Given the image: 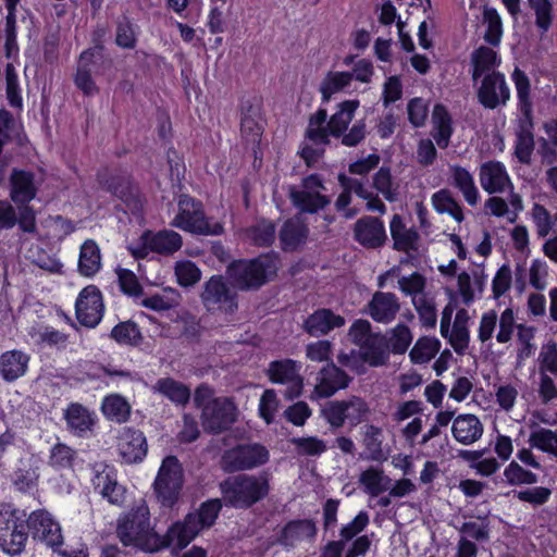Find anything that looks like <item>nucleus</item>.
Segmentation results:
<instances>
[{"instance_id":"obj_57","label":"nucleus","mask_w":557,"mask_h":557,"mask_svg":"<svg viewBox=\"0 0 557 557\" xmlns=\"http://www.w3.org/2000/svg\"><path fill=\"white\" fill-rule=\"evenodd\" d=\"M373 186L389 201H396L398 198V184L393 181L389 169L381 168L373 176Z\"/></svg>"},{"instance_id":"obj_47","label":"nucleus","mask_w":557,"mask_h":557,"mask_svg":"<svg viewBox=\"0 0 557 557\" xmlns=\"http://www.w3.org/2000/svg\"><path fill=\"white\" fill-rule=\"evenodd\" d=\"M533 430L529 436V444L544 453L557 457V430L532 426Z\"/></svg>"},{"instance_id":"obj_22","label":"nucleus","mask_w":557,"mask_h":557,"mask_svg":"<svg viewBox=\"0 0 557 557\" xmlns=\"http://www.w3.org/2000/svg\"><path fill=\"white\" fill-rule=\"evenodd\" d=\"M350 377L333 362L324 366L318 373L314 393L322 398L334 395L337 391L346 388Z\"/></svg>"},{"instance_id":"obj_7","label":"nucleus","mask_w":557,"mask_h":557,"mask_svg":"<svg viewBox=\"0 0 557 557\" xmlns=\"http://www.w3.org/2000/svg\"><path fill=\"white\" fill-rule=\"evenodd\" d=\"M326 187L318 174L302 178L299 186L292 185L288 195L292 203L301 212L315 213L331 203V198L324 195Z\"/></svg>"},{"instance_id":"obj_28","label":"nucleus","mask_w":557,"mask_h":557,"mask_svg":"<svg viewBox=\"0 0 557 557\" xmlns=\"http://www.w3.org/2000/svg\"><path fill=\"white\" fill-rule=\"evenodd\" d=\"M10 197L16 205L28 203L37 195L35 175L29 171L14 169L10 176Z\"/></svg>"},{"instance_id":"obj_30","label":"nucleus","mask_w":557,"mask_h":557,"mask_svg":"<svg viewBox=\"0 0 557 557\" xmlns=\"http://www.w3.org/2000/svg\"><path fill=\"white\" fill-rule=\"evenodd\" d=\"M345 319L335 314L331 309H319L310 314L304 323L305 330L311 336L325 335L334 329L342 327Z\"/></svg>"},{"instance_id":"obj_54","label":"nucleus","mask_w":557,"mask_h":557,"mask_svg":"<svg viewBox=\"0 0 557 557\" xmlns=\"http://www.w3.org/2000/svg\"><path fill=\"white\" fill-rule=\"evenodd\" d=\"M432 205L438 213H447L457 222H461L463 220L461 207L453 199L449 191L446 189H442L433 194Z\"/></svg>"},{"instance_id":"obj_40","label":"nucleus","mask_w":557,"mask_h":557,"mask_svg":"<svg viewBox=\"0 0 557 557\" xmlns=\"http://www.w3.org/2000/svg\"><path fill=\"white\" fill-rule=\"evenodd\" d=\"M449 170L454 186L460 190L465 200L470 206H475L480 199V194L474 184L472 174L459 165H451Z\"/></svg>"},{"instance_id":"obj_18","label":"nucleus","mask_w":557,"mask_h":557,"mask_svg":"<svg viewBox=\"0 0 557 557\" xmlns=\"http://www.w3.org/2000/svg\"><path fill=\"white\" fill-rule=\"evenodd\" d=\"M481 187L488 194H503L513 185L505 165L499 161H487L479 169Z\"/></svg>"},{"instance_id":"obj_37","label":"nucleus","mask_w":557,"mask_h":557,"mask_svg":"<svg viewBox=\"0 0 557 557\" xmlns=\"http://www.w3.org/2000/svg\"><path fill=\"white\" fill-rule=\"evenodd\" d=\"M278 236L284 250H295L305 243L308 227L299 216H295L283 224Z\"/></svg>"},{"instance_id":"obj_42","label":"nucleus","mask_w":557,"mask_h":557,"mask_svg":"<svg viewBox=\"0 0 557 557\" xmlns=\"http://www.w3.org/2000/svg\"><path fill=\"white\" fill-rule=\"evenodd\" d=\"M101 411L108 420L124 423L131 416V405L120 394H111L103 398Z\"/></svg>"},{"instance_id":"obj_36","label":"nucleus","mask_w":557,"mask_h":557,"mask_svg":"<svg viewBox=\"0 0 557 557\" xmlns=\"http://www.w3.org/2000/svg\"><path fill=\"white\" fill-rule=\"evenodd\" d=\"M116 534L124 546L139 547V507L120 516Z\"/></svg>"},{"instance_id":"obj_59","label":"nucleus","mask_w":557,"mask_h":557,"mask_svg":"<svg viewBox=\"0 0 557 557\" xmlns=\"http://www.w3.org/2000/svg\"><path fill=\"white\" fill-rule=\"evenodd\" d=\"M483 22L487 25L484 39L492 46H498L503 35V24L498 12L493 8H485Z\"/></svg>"},{"instance_id":"obj_17","label":"nucleus","mask_w":557,"mask_h":557,"mask_svg":"<svg viewBox=\"0 0 557 557\" xmlns=\"http://www.w3.org/2000/svg\"><path fill=\"white\" fill-rule=\"evenodd\" d=\"M104 46L96 45L82 52L75 75V85L85 95H92L96 90V84L91 78V72L95 70L98 61H103Z\"/></svg>"},{"instance_id":"obj_53","label":"nucleus","mask_w":557,"mask_h":557,"mask_svg":"<svg viewBox=\"0 0 557 557\" xmlns=\"http://www.w3.org/2000/svg\"><path fill=\"white\" fill-rule=\"evenodd\" d=\"M106 188L116 197L121 198L129 209L137 208V200L133 196L131 182L127 176H111L106 183Z\"/></svg>"},{"instance_id":"obj_43","label":"nucleus","mask_w":557,"mask_h":557,"mask_svg":"<svg viewBox=\"0 0 557 557\" xmlns=\"http://www.w3.org/2000/svg\"><path fill=\"white\" fill-rule=\"evenodd\" d=\"M471 63L473 66L472 78L476 81L483 74L493 72L499 65L500 59L492 48L481 46L472 52Z\"/></svg>"},{"instance_id":"obj_23","label":"nucleus","mask_w":557,"mask_h":557,"mask_svg":"<svg viewBox=\"0 0 557 557\" xmlns=\"http://www.w3.org/2000/svg\"><path fill=\"white\" fill-rule=\"evenodd\" d=\"M354 232L356 240L367 248H379L387 239L383 222L375 216L359 219L355 224Z\"/></svg>"},{"instance_id":"obj_33","label":"nucleus","mask_w":557,"mask_h":557,"mask_svg":"<svg viewBox=\"0 0 557 557\" xmlns=\"http://www.w3.org/2000/svg\"><path fill=\"white\" fill-rule=\"evenodd\" d=\"M454 133L453 119L447 109L437 103L432 111V136L441 149L449 146Z\"/></svg>"},{"instance_id":"obj_46","label":"nucleus","mask_w":557,"mask_h":557,"mask_svg":"<svg viewBox=\"0 0 557 557\" xmlns=\"http://www.w3.org/2000/svg\"><path fill=\"white\" fill-rule=\"evenodd\" d=\"M117 447L123 462L132 465L139 460V435L136 431L125 428L119 437Z\"/></svg>"},{"instance_id":"obj_12","label":"nucleus","mask_w":557,"mask_h":557,"mask_svg":"<svg viewBox=\"0 0 557 557\" xmlns=\"http://www.w3.org/2000/svg\"><path fill=\"white\" fill-rule=\"evenodd\" d=\"M300 369L301 366L298 362L284 359L272 361L267 373L271 382L286 385L285 397L294 399L301 394L304 388Z\"/></svg>"},{"instance_id":"obj_44","label":"nucleus","mask_w":557,"mask_h":557,"mask_svg":"<svg viewBox=\"0 0 557 557\" xmlns=\"http://www.w3.org/2000/svg\"><path fill=\"white\" fill-rule=\"evenodd\" d=\"M420 323L425 329H434L437 322V308L434 296L430 293L417 296L411 301Z\"/></svg>"},{"instance_id":"obj_2","label":"nucleus","mask_w":557,"mask_h":557,"mask_svg":"<svg viewBox=\"0 0 557 557\" xmlns=\"http://www.w3.org/2000/svg\"><path fill=\"white\" fill-rule=\"evenodd\" d=\"M359 107L358 100H346L338 106V110L326 123L327 113L325 109H319L309 120L307 137L314 145L329 144V136L339 138L341 134L347 131L349 123L355 116Z\"/></svg>"},{"instance_id":"obj_3","label":"nucleus","mask_w":557,"mask_h":557,"mask_svg":"<svg viewBox=\"0 0 557 557\" xmlns=\"http://www.w3.org/2000/svg\"><path fill=\"white\" fill-rule=\"evenodd\" d=\"M220 490L227 504L247 508L268 495L269 480L267 474H239L221 482Z\"/></svg>"},{"instance_id":"obj_26","label":"nucleus","mask_w":557,"mask_h":557,"mask_svg":"<svg viewBox=\"0 0 557 557\" xmlns=\"http://www.w3.org/2000/svg\"><path fill=\"white\" fill-rule=\"evenodd\" d=\"M484 426L480 419L471 413L457 416L451 423L453 437L462 445H471L483 435Z\"/></svg>"},{"instance_id":"obj_52","label":"nucleus","mask_w":557,"mask_h":557,"mask_svg":"<svg viewBox=\"0 0 557 557\" xmlns=\"http://www.w3.org/2000/svg\"><path fill=\"white\" fill-rule=\"evenodd\" d=\"M157 389L177 405H186L190 398V389L173 379H162L157 382Z\"/></svg>"},{"instance_id":"obj_29","label":"nucleus","mask_w":557,"mask_h":557,"mask_svg":"<svg viewBox=\"0 0 557 557\" xmlns=\"http://www.w3.org/2000/svg\"><path fill=\"white\" fill-rule=\"evenodd\" d=\"M515 135V156L521 163L529 164L531 162V156L535 145L533 135V117L519 116Z\"/></svg>"},{"instance_id":"obj_49","label":"nucleus","mask_w":557,"mask_h":557,"mask_svg":"<svg viewBox=\"0 0 557 557\" xmlns=\"http://www.w3.org/2000/svg\"><path fill=\"white\" fill-rule=\"evenodd\" d=\"M245 239L256 246H269L275 239V226L272 222L262 220L244 231Z\"/></svg>"},{"instance_id":"obj_58","label":"nucleus","mask_w":557,"mask_h":557,"mask_svg":"<svg viewBox=\"0 0 557 557\" xmlns=\"http://www.w3.org/2000/svg\"><path fill=\"white\" fill-rule=\"evenodd\" d=\"M362 444L368 453V458L374 461L384 457L382 449V430L373 424L367 425Z\"/></svg>"},{"instance_id":"obj_25","label":"nucleus","mask_w":557,"mask_h":557,"mask_svg":"<svg viewBox=\"0 0 557 557\" xmlns=\"http://www.w3.org/2000/svg\"><path fill=\"white\" fill-rule=\"evenodd\" d=\"M317 532L318 529L313 520H292L281 530L276 542L284 547L290 548L304 541H313Z\"/></svg>"},{"instance_id":"obj_21","label":"nucleus","mask_w":557,"mask_h":557,"mask_svg":"<svg viewBox=\"0 0 557 557\" xmlns=\"http://www.w3.org/2000/svg\"><path fill=\"white\" fill-rule=\"evenodd\" d=\"M182 236L172 230H164L158 233L145 232L141 234V259L148 251L173 253L182 247Z\"/></svg>"},{"instance_id":"obj_5","label":"nucleus","mask_w":557,"mask_h":557,"mask_svg":"<svg viewBox=\"0 0 557 557\" xmlns=\"http://www.w3.org/2000/svg\"><path fill=\"white\" fill-rule=\"evenodd\" d=\"M275 272V260L269 256H261L249 261H237L227 268L228 276L242 289L261 286Z\"/></svg>"},{"instance_id":"obj_11","label":"nucleus","mask_w":557,"mask_h":557,"mask_svg":"<svg viewBox=\"0 0 557 557\" xmlns=\"http://www.w3.org/2000/svg\"><path fill=\"white\" fill-rule=\"evenodd\" d=\"M201 300L209 311L233 312L237 308L236 293L220 275L205 283Z\"/></svg>"},{"instance_id":"obj_6","label":"nucleus","mask_w":557,"mask_h":557,"mask_svg":"<svg viewBox=\"0 0 557 557\" xmlns=\"http://www.w3.org/2000/svg\"><path fill=\"white\" fill-rule=\"evenodd\" d=\"M370 407L359 396H349L342 400L327 401L322 408V416L335 429L342 428L347 421L356 426L368 419Z\"/></svg>"},{"instance_id":"obj_60","label":"nucleus","mask_w":557,"mask_h":557,"mask_svg":"<svg viewBox=\"0 0 557 557\" xmlns=\"http://www.w3.org/2000/svg\"><path fill=\"white\" fill-rule=\"evenodd\" d=\"M504 476L510 485H531L537 483V475L523 469L517 461H511L504 470Z\"/></svg>"},{"instance_id":"obj_13","label":"nucleus","mask_w":557,"mask_h":557,"mask_svg":"<svg viewBox=\"0 0 557 557\" xmlns=\"http://www.w3.org/2000/svg\"><path fill=\"white\" fill-rule=\"evenodd\" d=\"M27 529L34 540L45 543L52 550H58L63 544V535L58 521L45 509L33 511L27 519Z\"/></svg>"},{"instance_id":"obj_16","label":"nucleus","mask_w":557,"mask_h":557,"mask_svg":"<svg viewBox=\"0 0 557 557\" xmlns=\"http://www.w3.org/2000/svg\"><path fill=\"white\" fill-rule=\"evenodd\" d=\"M92 484L96 491L106 498L110 504L115 506H123L126 502L127 490L121 485L116 478L113 469L107 465H99Z\"/></svg>"},{"instance_id":"obj_31","label":"nucleus","mask_w":557,"mask_h":557,"mask_svg":"<svg viewBox=\"0 0 557 557\" xmlns=\"http://www.w3.org/2000/svg\"><path fill=\"white\" fill-rule=\"evenodd\" d=\"M200 530L197 516L188 513L183 521L174 523L168 530L171 547L178 550L185 548Z\"/></svg>"},{"instance_id":"obj_56","label":"nucleus","mask_w":557,"mask_h":557,"mask_svg":"<svg viewBox=\"0 0 557 557\" xmlns=\"http://www.w3.org/2000/svg\"><path fill=\"white\" fill-rule=\"evenodd\" d=\"M111 337L120 345L135 347L139 344V327L132 320L120 322L111 330Z\"/></svg>"},{"instance_id":"obj_62","label":"nucleus","mask_w":557,"mask_h":557,"mask_svg":"<svg viewBox=\"0 0 557 557\" xmlns=\"http://www.w3.org/2000/svg\"><path fill=\"white\" fill-rule=\"evenodd\" d=\"M425 287L426 278L418 272H413L408 276H401L398 280V288L406 296H410L411 300L417 296L428 294Z\"/></svg>"},{"instance_id":"obj_35","label":"nucleus","mask_w":557,"mask_h":557,"mask_svg":"<svg viewBox=\"0 0 557 557\" xmlns=\"http://www.w3.org/2000/svg\"><path fill=\"white\" fill-rule=\"evenodd\" d=\"M389 231L394 240V249L406 252L418 249V232L414 228L406 227L399 214L393 215L389 223Z\"/></svg>"},{"instance_id":"obj_64","label":"nucleus","mask_w":557,"mask_h":557,"mask_svg":"<svg viewBox=\"0 0 557 557\" xmlns=\"http://www.w3.org/2000/svg\"><path fill=\"white\" fill-rule=\"evenodd\" d=\"M175 275L180 285L188 287L197 284L201 278V271L189 260H181L175 264Z\"/></svg>"},{"instance_id":"obj_9","label":"nucleus","mask_w":557,"mask_h":557,"mask_svg":"<svg viewBox=\"0 0 557 557\" xmlns=\"http://www.w3.org/2000/svg\"><path fill=\"white\" fill-rule=\"evenodd\" d=\"M269 460V450L261 444H240L224 453L223 468L228 471L249 470L264 465Z\"/></svg>"},{"instance_id":"obj_50","label":"nucleus","mask_w":557,"mask_h":557,"mask_svg":"<svg viewBox=\"0 0 557 557\" xmlns=\"http://www.w3.org/2000/svg\"><path fill=\"white\" fill-rule=\"evenodd\" d=\"M351 81L352 74L350 72H330L320 85L323 101H329L334 94L350 86Z\"/></svg>"},{"instance_id":"obj_63","label":"nucleus","mask_w":557,"mask_h":557,"mask_svg":"<svg viewBox=\"0 0 557 557\" xmlns=\"http://www.w3.org/2000/svg\"><path fill=\"white\" fill-rule=\"evenodd\" d=\"M115 44L124 49L136 46L134 25L125 15L120 16L116 21Z\"/></svg>"},{"instance_id":"obj_51","label":"nucleus","mask_w":557,"mask_h":557,"mask_svg":"<svg viewBox=\"0 0 557 557\" xmlns=\"http://www.w3.org/2000/svg\"><path fill=\"white\" fill-rule=\"evenodd\" d=\"M512 81L517 89L519 100L520 116H532V101L530 98V81L529 77L518 67L512 73Z\"/></svg>"},{"instance_id":"obj_1","label":"nucleus","mask_w":557,"mask_h":557,"mask_svg":"<svg viewBox=\"0 0 557 557\" xmlns=\"http://www.w3.org/2000/svg\"><path fill=\"white\" fill-rule=\"evenodd\" d=\"M194 403L201 410L202 426L207 432L221 433L237 418V407L230 397H214L213 389L206 384L196 388Z\"/></svg>"},{"instance_id":"obj_45","label":"nucleus","mask_w":557,"mask_h":557,"mask_svg":"<svg viewBox=\"0 0 557 557\" xmlns=\"http://www.w3.org/2000/svg\"><path fill=\"white\" fill-rule=\"evenodd\" d=\"M441 342L435 337H420L409 352L410 360L416 364H424L438 352Z\"/></svg>"},{"instance_id":"obj_48","label":"nucleus","mask_w":557,"mask_h":557,"mask_svg":"<svg viewBox=\"0 0 557 557\" xmlns=\"http://www.w3.org/2000/svg\"><path fill=\"white\" fill-rule=\"evenodd\" d=\"M385 337L389 352L392 351L395 355L405 354L413 339L410 329L404 323H398L387 331Z\"/></svg>"},{"instance_id":"obj_14","label":"nucleus","mask_w":557,"mask_h":557,"mask_svg":"<svg viewBox=\"0 0 557 557\" xmlns=\"http://www.w3.org/2000/svg\"><path fill=\"white\" fill-rule=\"evenodd\" d=\"M103 300L101 292L95 285L83 288L75 302L77 321L86 327H95L103 315Z\"/></svg>"},{"instance_id":"obj_34","label":"nucleus","mask_w":557,"mask_h":557,"mask_svg":"<svg viewBox=\"0 0 557 557\" xmlns=\"http://www.w3.org/2000/svg\"><path fill=\"white\" fill-rule=\"evenodd\" d=\"M358 482L367 495L375 498L391 487L392 479L382 468L371 466L360 473Z\"/></svg>"},{"instance_id":"obj_4","label":"nucleus","mask_w":557,"mask_h":557,"mask_svg":"<svg viewBox=\"0 0 557 557\" xmlns=\"http://www.w3.org/2000/svg\"><path fill=\"white\" fill-rule=\"evenodd\" d=\"M171 225L196 235L215 236L223 232L222 224L206 216L202 203L185 194L177 199V213Z\"/></svg>"},{"instance_id":"obj_55","label":"nucleus","mask_w":557,"mask_h":557,"mask_svg":"<svg viewBox=\"0 0 557 557\" xmlns=\"http://www.w3.org/2000/svg\"><path fill=\"white\" fill-rule=\"evenodd\" d=\"M76 450L64 443L54 444L49 454L48 465L57 470L72 468Z\"/></svg>"},{"instance_id":"obj_8","label":"nucleus","mask_w":557,"mask_h":557,"mask_svg":"<svg viewBox=\"0 0 557 557\" xmlns=\"http://www.w3.org/2000/svg\"><path fill=\"white\" fill-rule=\"evenodd\" d=\"M184 473L182 465L175 456L163 459L154 480V493L163 506H172L178 498L183 487Z\"/></svg>"},{"instance_id":"obj_15","label":"nucleus","mask_w":557,"mask_h":557,"mask_svg":"<svg viewBox=\"0 0 557 557\" xmlns=\"http://www.w3.org/2000/svg\"><path fill=\"white\" fill-rule=\"evenodd\" d=\"M478 98L480 103L487 109H495L500 104H506L510 99V89L505 76L495 71L486 74L479 88Z\"/></svg>"},{"instance_id":"obj_24","label":"nucleus","mask_w":557,"mask_h":557,"mask_svg":"<svg viewBox=\"0 0 557 557\" xmlns=\"http://www.w3.org/2000/svg\"><path fill=\"white\" fill-rule=\"evenodd\" d=\"M64 419L67 430L78 437H88L97 422V417L78 403H72L64 410Z\"/></svg>"},{"instance_id":"obj_39","label":"nucleus","mask_w":557,"mask_h":557,"mask_svg":"<svg viewBox=\"0 0 557 557\" xmlns=\"http://www.w3.org/2000/svg\"><path fill=\"white\" fill-rule=\"evenodd\" d=\"M360 350L370 367L384 366L389 359V349L386 337L375 334L367 343L361 345Z\"/></svg>"},{"instance_id":"obj_61","label":"nucleus","mask_w":557,"mask_h":557,"mask_svg":"<svg viewBox=\"0 0 557 557\" xmlns=\"http://www.w3.org/2000/svg\"><path fill=\"white\" fill-rule=\"evenodd\" d=\"M297 454L301 456L317 457L326 451V443L317 436L294 437L292 440Z\"/></svg>"},{"instance_id":"obj_27","label":"nucleus","mask_w":557,"mask_h":557,"mask_svg":"<svg viewBox=\"0 0 557 557\" xmlns=\"http://www.w3.org/2000/svg\"><path fill=\"white\" fill-rule=\"evenodd\" d=\"M487 275L482 269H474L470 273L461 272L457 276L458 292L462 302L470 306L480 297L485 288Z\"/></svg>"},{"instance_id":"obj_32","label":"nucleus","mask_w":557,"mask_h":557,"mask_svg":"<svg viewBox=\"0 0 557 557\" xmlns=\"http://www.w3.org/2000/svg\"><path fill=\"white\" fill-rule=\"evenodd\" d=\"M30 357L18 349L8 350L0 356V375L7 382H13L23 376Z\"/></svg>"},{"instance_id":"obj_19","label":"nucleus","mask_w":557,"mask_h":557,"mask_svg":"<svg viewBox=\"0 0 557 557\" xmlns=\"http://www.w3.org/2000/svg\"><path fill=\"white\" fill-rule=\"evenodd\" d=\"M399 311V298L391 292H375L366 307V313L382 324L392 323Z\"/></svg>"},{"instance_id":"obj_41","label":"nucleus","mask_w":557,"mask_h":557,"mask_svg":"<svg viewBox=\"0 0 557 557\" xmlns=\"http://www.w3.org/2000/svg\"><path fill=\"white\" fill-rule=\"evenodd\" d=\"M101 268V255L97 243L87 239L81 247L78 272L87 277L94 276Z\"/></svg>"},{"instance_id":"obj_38","label":"nucleus","mask_w":557,"mask_h":557,"mask_svg":"<svg viewBox=\"0 0 557 557\" xmlns=\"http://www.w3.org/2000/svg\"><path fill=\"white\" fill-rule=\"evenodd\" d=\"M263 132L260 109L257 106L246 104L242 110L240 133L246 141L256 144Z\"/></svg>"},{"instance_id":"obj_20","label":"nucleus","mask_w":557,"mask_h":557,"mask_svg":"<svg viewBox=\"0 0 557 557\" xmlns=\"http://www.w3.org/2000/svg\"><path fill=\"white\" fill-rule=\"evenodd\" d=\"M28 539L27 527L17 519H7L0 521V548L11 555H20L26 545Z\"/></svg>"},{"instance_id":"obj_10","label":"nucleus","mask_w":557,"mask_h":557,"mask_svg":"<svg viewBox=\"0 0 557 557\" xmlns=\"http://www.w3.org/2000/svg\"><path fill=\"white\" fill-rule=\"evenodd\" d=\"M498 323V332L496 341L499 344L508 343L516 329V321L513 310L510 308L505 309L498 318L495 310L484 312L480 319L478 337L480 342L486 343L492 341Z\"/></svg>"}]
</instances>
